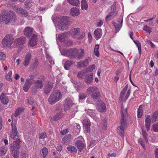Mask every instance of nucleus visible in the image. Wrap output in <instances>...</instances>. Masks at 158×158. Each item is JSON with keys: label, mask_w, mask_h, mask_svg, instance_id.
Returning <instances> with one entry per match:
<instances>
[{"label": "nucleus", "mask_w": 158, "mask_h": 158, "mask_svg": "<svg viewBox=\"0 0 158 158\" xmlns=\"http://www.w3.org/2000/svg\"><path fill=\"white\" fill-rule=\"evenodd\" d=\"M158 117V110H157L154 112L152 117V122H154L157 119Z\"/></svg>", "instance_id": "obj_38"}, {"label": "nucleus", "mask_w": 158, "mask_h": 158, "mask_svg": "<svg viewBox=\"0 0 158 158\" xmlns=\"http://www.w3.org/2000/svg\"><path fill=\"white\" fill-rule=\"evenodd\" d=\"M46 134L45 133L43 132L41 133L40 135L39 138L40 139H44L47 137Z\"/></svg>", "instance_id": "obj_55"}, {"label": "nucleus", "mask_w": 158, "mask_h": 158, "mask_svg": "<svg viewBox=\"0 0 158 158\" xmlns=\"http://www.w3.org/2000/svg\"><path fill=\"white\" fill-rule=\"evenodd\" d=\"M145 127L147 130L148 131L149 130L151 124V116L149 115H146V119L145 120Z\"/></svg>", "instance_id": "obj_21"}, {"label": "nucleus", "mask_w": 158, "mask_h": 158, "mask_svg": "<svg viewBox=\"0 0 158 158\" xmlns=\"http://www.w3.org/2000/svg\"><path fill=\"white\" fill-rule=\"evenodd\" d=\"M78 49L76 48H72L64 50L61 52L62 55L66 56L71 59L77 57L78 54Z\"/></svg>", "instance_id": "obj_6"}, {"label": "nucleus", "mask_w": 158, "mask_h": 158, "mask_svg": "<svg viewBox=\"0 0 158 158\" xmlns=\"http://www.w3.org/2000/svg\"><path fill=\"white\" fill-rule=\"evenodd\" d=\"M7 151V148L5 146H3L0 148V156H4Z\"/></svg>", "instance_id": "obj_33"}, {"label": "nucleus", "mask_w": 158, "mask_h": 158, "mask_svg": "<svg viewBox=\"0 0 158 158\" xmlns=\"http://www.w3.org/2000/svg\"><path fill=\"white\" fill-rule=\"evenodd\" d=\"M74 104L73 103L72 100L68 98L64 101V106L65 109L67 110H69Z\"/></svg>", "instance_id": "obj_16"}, {"label": "nucleus", "mask_w": 158, "mask_h": 158, "mask_svg": "<svg viewBox=\"0 0 158 158\" xmlns=\"http://www.w3.org/2000/svg\"><path fill=\"white\" fill-rule=\"evenodd\" d=\"M37 35H36L33 34L30 40L29 44L31 46H36L37 44Z\"/></svg>", "instance_id": "obj_22"}, {"label": "nucleus", "mask_w": 158, "mask_h": 158, "mask_svg": "<svg viewBox=\"0 0 158 158\" xmlns=\"http://www.w3.org/2000/svg\"><path fill=\"white\" fill-rule=\"evenodd\" d=\"M82 123L84 126L90 125V122L88 119H85L83 120L82 121Z\"/></svg>", "instance_id": "obj_48"}, {"label": "nucleus", "mask_w": 158, "mask_h": 158, "mask_svg": "<svg viewBox=\"0 0 158 158\" xmlns=\"http://www.w3.org/2000/svg\"><path fill=\"white\" fill-rule=\"evenodd\" d=\"M86 96L85 94H80L79 95V98L80 100H83L85 98Z\"/></svg>", "instance_id": "obj_52"}, {"label": "nucleus", "mask_w": 158, "mask_h": 158, "mask_svg": "<svg viewBox=\"0 0 158 158\" xmlns=\"http://www.w3.org/2000/svg\"><path fill=\"white\" fill-rule=\"evenodd\" d=\"M71 34L73 37L78 40L82 39L85 36V34L80 32V29L79 28L72 29L71 31Z\"/></svg>", "instance_id": "obj_8"}, {"label": "nucleus", "mask_w": 158, "mask_h": 158, "mask_svg": "<svg viewBox=\"0 0 158 158\" xmlns=\"http://www.w3.org/2000/svg\"><path fill=\"white\" fill-rule=\"evenodd\" d=\"M48 150L46 148H43L42 150V156L44 158L46 157L48 153Z\"/></svg>", "instance_id": "obj_44"}, {"label": "nucleus", "mask_w": 158, "mask_h": 158, "mask_svg": "<svg viewBox=\"0 0 158 158\" xmlns=\"http://www.w3.org/2000/svg\"><path fill=\"white\" fill-rule=\"evenodd\" d=\"M153 131L155 132H158V123L152 125Z\"/></svg>", "instance_id": "obj_51"}, {"label": "nucleus", "mask_w": 158, "mask_h": 158, "mask_svg": "<svg viewBox=\"0 0 158 158\" xmlns=\"http://www.w3.org/2000/svg\"><path fill=\"white\" fill-rule=\"evenodd\" d=\"M62 95L58 91L52 92L50 96L48 101L51 105H53L59 101L62 98Z\"/></svg>", "instance_id": "obj_3"}, {"label": "nucleus", "mask_w": 158, "mask_h": 158, "mask_svg": "<svg viewBox=\"0 0 158 158\" xmlns=\"http://www.w3.org/2000/svg\"><path fill=\"white\" fill-rule=\"evenodd\" d=\"M95 38L96 40L99 39L102 35V30L101 29L98 28L94 31Z\"/></svg>", "instance_id": "obj_28"}, {"label": "nucleus", "mask_w": 158, "mask_h": 158, "mask_svg": "<svg viewBox=\"0 0 158 158\" xmlns=\"http://www.w3.org/2000/svg\"><path fill=\"white\" fill-rule=\"evenodd\" d=\"M25 5L27 9H29L31 6V3L29 0L27 1L25 3Z\"/></svg>", "instance_id": "obj_50"}, {"label": "nucleus", "mask_w": 158, "mask_h": 158, "mask_svg": "<svg viewBox=\"0 0 158 158\" xmlns=\"http://www.w3.org/2000/svg\"><path fill=\"white\" fill-rule=\"evenodd\" d=\"M143 113L142 107L140 106L139 107L137 111V117L138 118H141Z\"/></svg>", "instance_id": "obj_40"}, {"label": "nucleus", "mask_w": 158, "mask_h": 158, "mask_svg": "<svg viewBox=\"0 0 158 158\" xmlns=\"http://www.w3.org/2000/svg\"><path fill=\"white\" fill-rule=\"evenodd\" d=\"M94 79L93 73L89 74L86 76L84 78L85 82L87 84H90Z\"/></svg>", "instance_id": "obj_18"}, {"label": "nucleus", "mask_w": 158, "mask_h": 158, "mask_svg": "<svg viewBox=\"0 0 158 158\" xmlns=\"http://www.w3.org/2000/svg\"><path fill=\"white\" fill-rule=\"evenodd\" d=\"M134 43L137 46L139 52H141V46L139 42L137 40H133Z\"/></svg>", "instance_id": "obj_47"}, {"label": "nucleus", "mask_w": 158, "mask_h": 158, "mask_svg": "<svg viewBox=\"0 0 158 158\" xmlns=\"http://www.w3.org/2000/svg\"><path fill=\"white\" fill-rule=\"evenodd\" d=\"M127 109L125 108L124 110L123 104L121 105V125L117 128V131L119 134L122 137H124V130L125 127H127V124L126 123V120L124 119V117L126 115Z\"/></svg>", "instance_id": "obj_1"}, {"label": "nucleus", "mask_w": 158, "mask_h": 158, "mask_svg": "<svg viewBox=\"0 0 158 158\" xmlns=\"http://www.w3.org/2000/svg\"><path fill=\"white\" fill-rule=\"evenodd\" d=\"M117 14V12L114 9H111V11L108 15L106 16V20L107 21L109 18H114Z\"/></svg>", "instance_id": "obj_30"}, {"label": "nucleus", "mask_w": 158, "mask_h": 158, "mask_svg": "<svg viewBox=\"0 0 158 158\" xmlns=\"http://www.w3.org/2000/svg\"><path fill=\"white\" fill-rule=\"evenodd\" d=\"M76 125L77 127V128L76 129V131H77V134H78L80 132L81 127L78 123H76Z\"/></svg>", "instance_id": "obj_59"}, {"label": "nucleus", "mask_w": 158, "mask_h": 158, "mask_svg": "<svg viewBox=\"0 0 158 158\" xmlns=\"http://www.w3.org/2000/svg\"><path fill=\"white\" fill-rule=\"evenodd\" d=\"M87 73V71L86 70H84L78 72L77 76L78 78H85V76H86V75Z\"/></svg>", "instance_id": "obj_29"}, {"label": "nucleus", "mask_w": 158, "mask_h": 158, "mask_svg": "<svg viewBox=\"0 0 158 158\" xmlns=\"http://www.w3.org/2000/svg\"><path fill=\"white\" fill-rule=\"evenodd\" d=\"M77 147L79 151L81 152L85 147L84 140L82 136H80L77 139L75 142Z\"/></svg>", "instance_id": "obj_10"}, {"label": "nucleus", "mask_w": 158, "mask_h": 158, "mask_svg": "<svg viewBox=\"0 0 158 158\" xmlns=\"http://www.w3.org/2000/svg\"><path fill=\"white\" fill-rule=\"evenodd\" d=\"M28 103L30 105H32L34 102V99L31 97H30L28 99Z\"/></svg>", "instance_id": "obj_58"}, {"label": "nucleus", "mask_w": 158, "mask_h": 158, "mask_svg": "<svg viewBox=\"0 0 158 158\" xmlns=\"http://www.w3.org/2000/svg\"><path fill=\"white\" fill-rule=\"evenodd\" d=\"M62 149V146L61 145H58L57 147L56 148V150L59 151H61Z\"/></svg>", "instance_id": "obj_63"}, {"label": "nucleus", "mask_w": 158, "mask_h": 158, "mask_svg": "<svg viewBox=\"0 0 158 158\" xmlns=\"http://www.w3.org/2000/svg\"><path fill=\"white\" fill-rule=\"evenodd\" d=\"M24 110V109L22 108L18 107L15 110L14 116L15 117H17L19 116L20 114L23 112Z\"/></svg>", "instance_id": "obj_37"}, {"label": "nucleus", "mask_w": 158, "mask_h": 158, "mask_svg": "<svg viewBox=\"0 0 158 158\" xmlns=\"http://www.w3.org/2000/svg\"><path fill=\"white\" fill-rule=\"evenodd\" d=\"M33 85L31 88L32 93V94H35L39 90L42 88L43 86V84L41 80H38L35 82L33 83Z\"/></svg>", "instance_id": "obj_9"}, {"label": "nucleus", "mask_w": 158, "mask_h": 158, "mask_svg": "<svg viewBox=\"0 0 158 158\" xmlns=\"http://www.w3.org/2000/svg\"><path fill=\"white\" fill-rule=\"evenodd\" d=\"M62 116V114L61 113L56 114L53 117V119L54 121L58 120L60 119Z\"/></svg>", "instance_id": "obj_39"}, {"label": "nucleus", "mask_w": 158, "mask_h": 158, "mask_svg": "<svg viewBox=\"0 0 158 158\" xmlns=\"http://www.w3.org/2000/svg\"><path fill=\"white\" fill-rule=\"evenodd\" d=\"M2 20L6 23H8L10 20L15 21L16 19L15 13L11 12L9 13L7 11L3 10L2 11Z\"/></svg>", "instance_id": "obj_2"}, {"label": "nucleus", "mask_w": 158, "mask_h": 158, "mask_svg": "<svg viewBox=\"0 0 158 158\" xmlns=\"http://www.w3.org/2000/svg\"><path fill=\"white\" fill-rule=\"evenodd\" d=\"M131 89H129L127 91V92L126 94V95L125 97V99L126 100L128 98V97H129V96L130 95V94L131 93Z\"/></svg>", "instance_id": "obj_60"}, {"label": "nucleus", "mask_w": 158, "mask_h": 158, "mask_svg": "<svg viewBox=\"0 0 158 158\" xmlns=\"http://www.w3.org/2000/svg\"><path fill=\"white\" fill-rule=\"evenodd\" d=\"M155 156L156 158H158V148L156 149L155 152Z\"/></svg>", "instance_id": "obj_64"}, {"label": "nucleus", "mask_w": 158, "mask_h": 158, "mask_svg": "<svg viewBox=\"0 0 158 158\" xmlns=\"http://www.w3.org/2000/svg\"><path fill=\"white\" fill-rule=\"evenodd\" d=\"M120 21V24H119L118 23H117L114 21L112 22L113 24L114 25L116 28V32H117L119 31L122 26L123 22V18H120L118 19V22H119Z\"/></svg>", "instance_id": "obj_20"}, {"label": "nucleus", "mask_w": 158, "mask_h": 158, "mask_svg": "<svg viewBox=\"0 0 158 158\" xmlns=\"http://www.w3.org/2000/svg\"><path fill=\"white\" fill-rule=\"evenodd\" d=\"M90 125L85 126V131L86 132L89 133L90 132Z\"/></svg>", "instance_id": "obj_56"}, {"label": "nucleus", "mask_w": 158, "mask_h": 158, "mask_svg": "<svg viewBox=\"0 0 158 158\" xmlns=\"http://www.w3.org/2000/svg\"><path fill=\"white\" fill-rule=\"evenodd\" d=\"M89 61L88 59H86L84 60H81L77 63L76 66L78 68L85 67L89 65Z\"/></svg>", "instance_id": "obj_19"}, {"label": "nucleus", "mask_w": 158, "mask_h": 158, "mask_svg": "<svg viewBox=\"0 0 158 158\" xmlns=\"http://www.w3.org/2000/svg\"><path fill=\"white\" fill-rule=\"evenodd\" d=\"M6 58V56L4 52L0 51V60H4Z\"/></svg>", "instance_id": "obj_49"}, {"label": "nucleus", "mask_w": 158, "mask_h": 158, "mask_svg": "<svg viewBox=\"0 0 158 158\" xmlns=\"http://www.w3.org/2000/svg\"><path fill=\"white\" fill-rule=\"evenodd\" d=\"M152 28L147 25H145L144 26L143 28V30L145 31L146 32L150 34L152 30Z\"/></svg>", "instance_id": "obj_43"}, {"label": "nucleus", "mask_w": 158, "mask_h": 158, "mask_svg": "<svg viewBox=\"0 0 158 158\" xmlns=\"http://www.w3.org/2000/svg\"><path fill=\"white\" fill-rule=\"evenodd\" d=\"M0 100L1 102L5 105H7L9 102L8 97L3 93H2L0 96Z\"/></svg>", "instance_id": "obj_27"}, {"label": "nucleus", "mask_w": 158, "mask_h": 158, "mask_svg": "<svg viewBox=\"0 0 158 158\" xmlns=\"http://www.w3.org/2000/svg\"><path fill=\"white\" fill-rule=\"evenodd\" d=\"M14 41L13 35L11 34L6 35L2 40V44L4 47L9 48L11 46Z\"/></svg>", "instance_id": "obj_7"}, {"label": "nucleus", "mask_w": 158, "mask_h": 158, "mask_svg": "<svg viewBox=\"0 0 158 158\" xmlns=\"http://www.w3.org/2000/svg\"><path fill=\"white\" fill-rule=\"evenodd\" d=\"M18 132L16 126H12V132L10 135L11 138L13 139H18Z\"/></svg>", "instance_id": "obj_13"}, {"label": "nucleus", "mask_w": 158, "mask_h": 158, "mask_svg": "<svg viewBox=\"0 0 158 158\" xmlns=\"http://www.w3.org/2000/svg\"><path fill=\"white\" fill-rule=\"evenodd\" d=\"M39 63L38 62V60L37 59H35V60L33 64V68L34 69H36L37 68L38 65Z\"/></svg>", "instance_id": "obj_54"}, {"label": "nucleus", "mask_w": 158, "mask_h": 158, "mask_svg": "<svg viewBox=\"0 0 158 158\" xmlns=\"http://www.w3.org/2000/svg\"><path fill=\"white\" fill-rule=\"evenodd\" d=\"M75 62L72 60H69L66 61L64 64V68L66 70L69 69L72 65L74 64Z\"/></svg>", "instance_id": "obj_25"}, {"label": "nucleus", "mask_w": 158, "mask_h": 158, "mask_svg": "<svg viewBox=\"0 0 158 158\" xmlns=\"http://www.w3.org/2000/svg\"><path fill=\"white\" fill-rule=\"evenodd\" d=\"M11 152L14 158H18L19 154V151H18L17 150H16Z\"/></svg>", "instance_id": "obj_45"}, {"label": "nucleus", "mask_w": 158, "mask_h": 158, "mask_svg": "<svg viewBox=\"0 0 158 158\" xmlns=\"http://www.w3.org/2000/svg\"><path fill=\"white\" fill-rule=\"evenodd\" d=\"M33 28L31 27H26L23 31L24 35L26 36L30 37L33 34Z\"/></svg>", "instance_id": "obj_15"}, {"label": "nucleus", "mask_w": 158, "mask_h": 158, "mask_svg": "<svg viewBox=\"0 0 158 158\" xmlns=\"http://www.w3.org/2000/svg\"><path fill=\"white\" fill-rule=\"evenodd\" d=\"M26 42V39L25 37H21L17 39L15 41V43L17 45H23Z\"/></svg>", "instance_id": "obj_26"}, {"label": "nucleus", "mask_w": 158, "mask_h": 158, "mask_svg": "<svg viewBox=\"0 0 158 158\" xmlns=\"http://www.w3.org/2000/svg\"><path fill=\"white\" fill-rule=\"evenodd\" d=\"M139 142L140 144L142 145L143 148H145V145L144 142L141 139H140L139 140Z\"/></svg>", "instance_id": "obj_61"}, {"label": "nucleus", "mask_w": 158, "mask_h": 158, "mask_svg": "<svg viewBox=\"0 0 158 158\" xmlns=\"http://www.w3.org/2000/svg\"><path fill=\"white\" fill-rule=\"evenodd\" d=\"M66 148L68 151L72 153L75 154L77 152V149L74 146L71 145H69L67 146Z\"/></svg>", "instance_id": "obj_31"}, {"label": "nucleus", "mask_w": 158, "mask_h": 158, "mask_svg": "<svg viewBox=\"0 0 158 158\" xmlns=\"http://www.w3.org/2000/svg\"><path fill=\"white\" fill-rule=\"evenodd\" d=\"M78 54L77 57L78 59H82L85 55V52L84 49L81 48L79 50L78 49Z\"/></svg>", "instance_id": "obj_32"}, {"label": "nucleus", "mask_w": 158, "mask_h": 158, "mask_svg": "<svg viewBox=\"0 0 158 158\" xmlns=\"http://www.w3.org/2000/svg\"><path fill=\"white\" fill-rule=\"evenodd\" d=\"M80 13V11L77 8L73 7L71 9L70 14L73 16H77Z\"/></svg>", "instance_id": "obj_23"}, {"label": "nucleus", "mask_w": 158, "mask_h": 158, "mask_svg": "<svg viewBox=\"0 0 158 158\" xmlns=\"http://www.w3.org/2000/svg\"><path fill=\"white\" fill-rule=\"evenodd\" d=\"M53 86V83L51 82H48L45 84L44 87V92L46 94H48L51 91Z\"/></svg>", "instance_id": "obj_17"}, {"label": "nucleus", "mask_w": 158, "mask_h": 158, "mask_svg": "<svg viewBox=\"0 0 158 158\" xmlns=\"http://www.w3.org/2000/svg\"><path fill=\"white\" fill-rule=\"evenodd\" d=\"M68 132V130L67 129H66L63 131H60V133L62 135H64L67 133Z\"/></svg>", "instance_id": "obj_62"}, {"label": "nucleus", "mask_w": 158, "mask_h": 158, "mask_svg": "<svg viewBox=\"0 0 158 158\" xmlns=\"http://www.w3.org/2000/svg\"><path fill=\"white\" fill-rule=\"evenodd\" d=\"M34 78V77L32 78H30L27 79L23 87V90L25 92H27L28 91L30 86L33 83Z\"/></svg>", "instance_id": "obj_11"}, {"label": "nucleus", "mask_w": 158, "mask_h": 158, "mask_svg": "<svg viewBox=\"0 0 158 158\" xmlns=\"http://www.w3.org/2000/svg\"><path fill=\"white\" fill-rule=\"evenodd\" d=\"M127 86L125 87L121 92L120 96L121 99H123L124 97L125 94L127 90Z\"/></svg>", "instance_id": "obj_42"}, {"label": "nucleus", "mask_w": 158, "mask_h": 158, "mask_svg": "<svg viewBox=\"0 0 158 158\" xmlns=\"http://www.w3.org/2000/svg\"><path fill=\"white\" fill-rule=\"evenodd\" d=\"M12 75V72L10 71L9 72V73L6 76V80L10 81H12V79L11 78Z\"/></svg>", "instance_id": "obj_46"}, {"label": "nucleus", "mask_w": 158, "mask_h": 158, "mask_svg": "<svg viewBox=\"0 0 158 158\" xmlns=\"http://www.w3.org/2000/svg\"><path fill=\"white\" fill-rule=\"evenodd\" d=\"M14 9L16 12L22 16L26 17L28 15V13L27 11L23 9L22 8L18 7V6H15L14 7Z\"/></svg>", "instance_id": "obj_14"}, {"label": "nucleus", "mask_w": 158, "mask_h": 158, "mask_svg": "<svg viewBox=\"0 0 158 158\" xmlns=\"http://www.w3.org/2000/svg\"><path fill=\"white\" fill-rule=\"evenodd\" d=\"M71 139V135H68L65 136L62 139V141L64 143L69 142Z\"/></svg>", "instance_id": "obj_35"}, {"label": "nucleus", "mask_w": 158, "mask_h": 158, "mask_svg": "<svg viewBox=\"0 0 158 158\" xmlns=\"http://www.w3.org/2000/svg\"><path fill=\"white\" fill-rule=\"evenodd\" d=\"M87 114L91 117H94V111L91 110H88L87 111Z\"/></svg>", "instance_id": "obj_53"}, {"label": "nucleus", "mask_w": 158, "mask_h": 158, "mask_svg": "<svg viewBox=\"0 0 158 158\" xmlns=\"http://www.w3.org/2000/svg\"><path fill=\"white\" fill-rule=\"evenodd\" d=\"M59 24L58 28L62 30H65L68 28L69 18L66 16H60L58 18Z\"/></svg>", "instance_id": "obj_4"}, {"label": "nucleus", "mask_w": 158, "mask_h": 158, "mask_svg": "<svg viewBox=\"0 0 158 158\" xmlns=\"http://www.w3.org/2000/svg\"><path fill=\"white\" fill-rule=\"evenodd\" d=\"M88 5L85 0H82L81 2V8L82 10H87Z\"/></svg>", "instance_id": "obj_34"}, {"label": "nucleus", "mask_w": 158, "mask_h": 158, "mask_svg": "<svg viewBox=\"0 0 158 158\" xmlns=\"http://www.w3.org/2000/svg\"><path fill=\"white\" fill-rule=\"evenodd\" d=\"M86 92L90 95L92 98L95 100H97L99 96L100 93L98 88L94 86L89 87L87 89Z\"/></svg>", "instance_id": "obj_5"}, {"label": "nucleus", "mask_w": 158, "mask_h": 158, "mask_svg": "<svg viewBox=\"0 0 158 158\" xmlns=\"http://www.w3.org/2000/svg\"><path fill=\"white\" fill-rule=\"evenodd\" d=\"M31 58V55L30 53H28L26 56L23 64L25 67L28 66L30 62Z\"/></svg>", "instance_id": "obj_24"}, {"label": "nucleus", "mask_w": 158, "mask_h": 158, "mask_svg": "<svg viewBox=\"0 0 158 158\" xmlns=\"http://www.w3.org/2000/svg\"><path fill=\"white\" fill-rule=\"evenodd\" d=\"M68 2L71 5L76 6H79L80 2L79 0H68Z\"/></svg>", "instance_id": "obj_36"}, {"label": "nucleus", "mask_w": 158, "mask_h": 158, "mask_svg": "<svg viewBox=\"0 0 158 158\" xmlns=\"http://www.w3.org/2000/svg\"><path fill=\"white\" fill-rule=\"evenodd\" d=\"M98 110L100 112H103L105 111L106 109V107L104 103H103L100 106L99 108L97 107Z\"/></svg>", "instance_id": "obj_41"}, {"label": "nucleus", "mask_w": 158, "mask_h": 158, "mask_svg": "<svg viewBox=\"0 0 158 158\" xmlns=\"http://www.w3.org/2000/svg\"><path fill=\"white\" fill-rule=\"evenodd\" d=\"M21 142L20 139H17L16 141H14L13 143L10 145L11 151L13 152L20 148Z\"/></svg>", "instance_id": "obj_12"}, {"label": "nucleus", "mask_w": 158, "mask_h": 158, "mask_svg": "<svg viewBox=\"0 0 158 158\" xmlns=\"http://www.w3.org/2000/svg\"><path fill=\"white\" fill-rule=\"evenodd\" d=\"M95 64H93L91 65L88 68V69L89 70V72H92L93 70L95 69Z\"/></svg>", "instance_id": "obj_57"}]
</instances>
